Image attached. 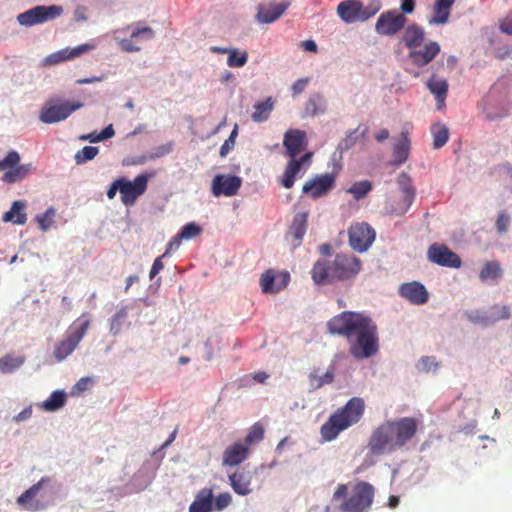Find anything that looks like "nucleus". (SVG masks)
Returning <instances> with one entry per match:
<instances>
[{"instance_id":"23","label":"nucleus","mask_w":512,"mask_h":512,"mask_svg":"<svg viewBox=\"0 0 512 512\" xmlns=\"http://www.w3.org/2000/svg\"><path fill=\"white\" fill-rule=\"evenodd\" d=\"M440 45L436 41L425 43L423 49H413L409 51L408 57L418 67L428 65L440 53Z\"/></svg>"},{"instance_id":"43","label":"nucleus","mask_w":512,"mask_h":512,"mask_svg":"<svg viewBox=\"0 0 512 512\" xmlns=\"http://www.w3.org/2000/svg\"><path fill=\"white\" fill-rule=\"evenodd\" d=\"M247 61V52L240 53L238 49L232 48L227 59V65L229 67L240 68L245 66Z\"/></svg>"},{"instance_id":"24","label":"nucleus","mask_w":512,"mask_h":512,"mask_svg":"<svg viewBox=\"0 0 512 512\" xmlns=\"http://www.w3.org/2000/svg\"><path fill=\"white\" fill-rule=\"evenodd\" d=\"M230 484L235 493L240 496H247L251 493L250 488L252 476L249 471L243 468L236 469L228 475Z\"/></svg>"},{"instance_id":"61","label":"nucleus","mask_w":512,"mask_h":512,"mask_svg":"<svg viewBox=\"0 0 512 512\" xmlns=\"http://www.w3.org/2000/svg\"><path fill=\"white\" fill-rule=\"evenodd\" d=\"M166 256L162 255V256H159V257H156V259L154 260L153 262V266H152V269H150V272H149V278L150 279H153L156 277V275L163 270L164 268V264H163V261L162 259H164Z\"/></svg>"},{"instance_id":"35","label":"nucleus","mask_w":512,"mask_h":512,"mask_svg":"<svg viewBox=\"0 0 512 512\" xmlns=\"http://www.w3.org/2000/svg\"><path fill=\"white\" fill-rule=\"evenodd\" d=\"M409 154V140L407 139V135L403 132V138L398 141L397 144L393 146L392 152V161L394 165H401L405 163L408 159Z\"/></svg>"},{"instance_id":"19","label":"nucleus","mask_w":512,"mask_h":512,"mask_svg":"<svg viewBox=\"0 0 512 512\" xmlns=\"http://www.w3.org/2000/svg\"><path fill=\"white\" fill-rule=\"evenodd\" d=\"M93 48L92 45L89 44H81L74 48H64L59 51H56L46 57H44L40 63V67H51L58 64H61L65 61L74 59L79 57L80 55L90 51Z\"/></svg>"},{"instance_id":"7","label":"nucleus","mask_w":512,"mask_h":512,"mask_svg":"<svg viewBox=\"0 0 512 512\" xmlns=\"http://www.w3.org/2000/svg\"><path fill=\"white\" fill-rule=\"evenodd\" d=\"M382 7L380 0H372L364 5L360 0H344L337 6L339 18L346 24L365 22L376 15Z\"/></svg>"},{"instance_id":"26","label":"nucleus","mask_w":512,"mask_h":512,"mask_svg":"<svg viewBox=\"0 0 512 512\" xmlns=\"http://www.w3.org/2000/svg\"><path fill=\"white\" fill-rule=\"evenodd\" d=\"M426 87L436 100L438 109H442L445 106V100L448 93V82L446 79L438 77L433 74L427 81Z\"/></svg>"},{"instance_id":"57","label":"nucleus","mask_w":512,"mask_h":512,"mask_svg":"<svg viewBox=\"0 0 512 512\" xmlns=\"http://www.w3.org/2000/svg\"><path fill=\"white\" fill-rule=\"evenodd\" d=\"M492 310L496 311L492 317L493 323L501 320V319H509L510 318V308L507 305L503 306H493Z\"/></svg>"},{"instance_id":"25","label":"nucleus","mask_w":512,"mask_h":512,"mask_svg":"<svg viewBox=\"0 0 512 512\" xmlns=\"http://www.w3.org/2000/svg\"><path fill=\"white\" fill-rule=\"evenodd\" d=\"M249 455V447L241 442H234L223 454V465L234 467L241 464Z\"/></svg>"},{"instance_id":"63","label":"nucleus","mask_w":512,"mask_h":512,"mask_svg":"<svg viewBox=\"0 0 512 512\" xmlns=\"http://www.w3.org/2000/svg\"><path fill=\"white\" fill-rule=\"evenodd\" d=\"M499 29L507 35H512V15L500 23Z\"/></svg>"},{"instance_id":"10","label":"nucleus","mask_w":512,"mask_h":512,"mask_svg":"<svg viewBox=\"0 0 512 512\" xmlns=\"http://www.w3.org/2000/svg\"><path fill=\"white\" fill-rule=\"evenodd\" d=\"M63 13L60 5H38L20 13L17 21L21 26L32 27L58 18Z\"/></svg>"},{"instance_id":"3","label":"nucleus","mask_w":512,"mask_h":512,"mask_svg":"<svg viewBox=\"0 0 512 512\" xmlns=\"http://www.w3.org/2000/svg\"><path fill=\"white\" fill-rule=\"evenodd\" d=\"M361 262L354 255L340 253L332 262L318 260L311 270L313 282L318 285L331 284L334 281L351 279L358 275Z\"/></svg>"},{"instance_id":"8","label":"nucleus","mask_w":512,"mask_h":512,"mask_svg":"<svg viewBox=\"0 0 512 512\" xmlns=\"http://www.w3.org/2000/svg\"><path fill=\"white\" fill-rule=\"evenodd\" d=\"M79 101L67 99H51L47 101L39 113V119L44 124H54L68 118L74 111L81 108Z\"/></svg>"},{"instance_id":"18","label":"nucleus","mask_w":512,"mask_h":512,"mask_svg":"<svg viewBox=\"0 0 512 512\" xmlns=\"http://www.w3.org/2000/svg\"><path fill=\"white\" fill-rule=\"evenodd\" d=\"M242 180L236 175L217 174L211 183L212 195L234 196L241 188Z\"/></svg>"},{"instance_id":"41","label":"nucleus","mask_w":512,"mask_h":512,"mask_svg":"<svg viewBox=\"0 0 512 512\" xmlns=\"http://www.w3.org/2000/svg\"><path fill=\"white\" fill-rule=\"evenodd\" d=\"M371 190L369 180H360L352 184L348 192L353 195L354 199L360 200L365 197Z\"/></svg>"},{"instance_id":"27","label":"nucleus","mask_w":512,"mask_h":512,"mask_svg":"<svg viewBox=\"0 0 512 512\" xmlns=\"http://www.w3.org/2000/svg\"><path fill=\"white\" fill-rule=\"evenodd\" d=\"M402 42L409 51L422 46L425 40V30L417 23H411L403 29Z\"/></svg>"},{"instance_id":"39","label":"nucleus","mask_w":512,"mask_h":512,"mask_svg":"<svg viewBox=\"0 0 512 512\" xmlns=\"http://www.w3.org/2000/svg\"><path fill=\"white\" fill-rule=\"evenodd\" d=\"M65 404V394L63 391H54L47 398L46 401L42 403V407L45 411L53 412L62 408Z\"/></svg>"},{"instance_id":"59","label":"nucleus","mask_w":512,"mask_h":512,"mask_svg":"<svg viewBox=\"0 0 512 512\" xmlns=\"http://www.w3.org/2000/svg\"><path fill=\"white\" fill-rule=\"evenodd\" d=\"M416 7V0H400L399 13L404 15L412 14Z\"/></svg>"},{"instance_id":"13","label":"nucleus","mask_w":512,"mask_h":512,"mask_svg":"<svg viewBox=\"0 0 512 512\" xmlns=\"http://www.w3.org/2000/svg\"><path fill=\"white\" fill-rule=\"evenodd\" d=\"M289 281L290 275L288 271L268 269L260 275L259 286L264 294H276L286 289Z\"/></svg>"},{"instance_id":"21","label":"nucleus","mask_w":512,"mask_h":512,"mask_svg":"<svg viewBox=\"0 0 512 512\" xmlns=\"http://www.w3.org/2000/svg\"><path fill=\"white\" fill-rule=\"evenodd\" d=\"M399 296L406 299L412 305H424L429 300V292L420 282L403 283L399 286Z\"/></svg>"},{"instance_id":"17","label":"nucleus","mask_w":512,"mask_h":512,"mask_svg":"<svg viewBox=\"0 0 512 512\" xmlns=\"http://www.w3.org/2000/svg\"><path fill=\"white\" fill-rule=\"evenodd\" d=\"M49 479L47 477H42L40 480L32 485L29 489L21 494V496L16 499V503H18L21 508L36 512L40 510H45L47 507V502L40 500L37 498L40 489L43 488L45 483H48Z\"/></svg>"},{"instance_id":"56","label":"nucleus","mask_w":512,"mask_h":512,"mask_svg":"<svg viewBox=\"0 0 512 512\" xmlns=\"http://www.w3.org/2000/svg\"><path fill=\"white\" fill-rule=\"evenodd\" d=\"M237 136V130H232L230 137L225 140L224 144L220 146L219 155L220 157H225L229 152H231L235 145V139Z\"/></svg>"},{"instance_id":"34","label":"nucleus","mask_w":512,"mask_h":512,"mask_svg":"<svg viewBox=\"0 0 512 512\" xmlns=\"http://www.w3.org/2000/svg\"><path fill=\"white\" fill-rule=\"evenodd\" d=\"M253 108L252 119L257 123H262L269 118L274 108V100L272 97H267L264 101L255 103Z\"/></svg>"},{"instance_id":"55","label":"nucleus","mask_w":512,"mask_h":512,"mask_svg":"<svg viewBox=\"0 0 512 512\" xmlns=\"http://www.w3.org/2000/svg\"><path fill=\"white\" fill-rule=\"evenodd\" d=\"M231 502L232 496L229 493L224 492L215 498V501H213V507H215L216 510L221 511L226 509V507L229 506Z\"/></svg>"},{"instance_id":"20","label":"nucleus","mask_w":512,"mask_h":512,"mask_svg":"<svg viewBox=\"0 0 512 512\" xmlns=\"http://www.w3.org/2000/svg\"><path fill=\"white\" fill-rule=\"evenodd\" d=\"M335 185L334 174H320L314 177L313 180L306 181L303 186V193L311 195L313 199L328 193Z\"/></svg>"},{"instance_id":"53","label":"nucleus","mask_w":512,"mask_h":512,"mask_svg":"<svg viewBox=\"0 0 512 512\" xmlns=\"http://www.w3.org/2000/svg\"><path fill=\"white\" fill-rule=\"evenodd\" d=\"M439 367L435 357L424 356L420 358L418 363V369L422 373H429L431 371H437Z\"/></svg>"},{"instance_id":"46","label":"nucleus","mask_w":512,"mask_h":512,"mask_svg":"<svg viewBox=\"0 0 512 512\" xmlns=\"http://www.w3.org/2000/svg\"><path fill=\"white\" fill-rule=\"evenodd\" d=\"M99 153V148L96 146H85L75 154V161L78 165L94 159L96 154Z\"/></svg>"},{"instance_id":"58","label":"nucleus","mask_w":512,"mask_h":512,"mask_svg":"<svg viewBox=\"0 0 512 512\" xmlns=\"http://www.w3.org/2000/svg\"><path fill=\"white\" fill-rule=\"evenodd\" d=\"M448 137V130H437L434 133V148L440 149L444 147V145L448 141Z\"/></svg>"},{"instance_id":"1","label":"nucleus","mask_w":512,"mask_h":512,"mask_svg":"<svg viewBox=\"0 0 512 512\" xmlns=\"http://www.w3.org/2000/svg\"><path fill=\"white\" fill-rule=\"evenodd\" d=\"M327 331L344 337L348 341L350 355L356 359H368L378 353L377 324L365 313L342 311L328 320Z\"/></svg>"},{"instance_id":"6","label":"nucleus","mask_w":512,"mask_h":512,"mask_svg":"<svg viewBox=\"0 0 512 512\" xmlns=\"http://www.w3.org/2000/svg\"><path fill=\"white\" fill-rule=\"evenodd\" d=\"M90 326L91 320L85 314L73 321L68 327L66 337L56 344L53 351L54 358L59 362L67 359L84 339Z\"/></svg>"},{"instance_id":"49","label":"nucleus","mask_w":512,"mask_h":512,"mask_svg":"<svg viewBox=\"0 0 512 512\" xmlns=\"http://www.w3.org/2000/svg\"><path fill=\"white\" fill-rule=\"evenodd\" d=\"M201 232L202 228L198 224L195 222H189L181 228L177 236L182 240H190L200 235Z\"/></svg>"},{"instance_id":"62","label":"nucleus","mask_w":512,"mask_h":512,"mask_svg":"<svg viewBox=\"0 0 512 512\" xmlns=\"http://www.w3.org/2000/svg\"><path fill=\"white\" fill-rule=\"evenodd\" d=\"M117 192L121 193V180H119V178L117 180L113 181V183H111L110 187L108 188V191H107L108 199H110V200L114 199Z\"/></svg>"},{"instance_id":"52","label":"nucleus","mask_w":512,"mask_h":512,"mask_svg":"<svg viewBox=\"0 0 512 512\" xmlns=\"http://www.w3.org/2000/svg\"><path fill=\"white\" fill-rule=\"evenodd\" d=\"M511 222L510 215L506 211H500L495 220V229L498 234L507 233Z\"/></svg>"},{"instance_id":"12","label":"nucleus","mask_w":512,"mask_h":512,"mask_svg":"<svg viewBox=\"0 0 512 512\" xmlns=\"http://www.w3.org/2000/svg\"><path fill=\"white\" fill-rule=\"evenodd\" d=\"M149 176L139 174L134 180H128L124 177L121 181V201L125 207H132L142 195L145 194L148 187Z\"/></svg>"},{"instance_id":"38","label":"nucleus","mask_w":512,"mask_h":512,"mask_svg":"<svg viewBox=\"0 0 512 512\" xmlns=\"http://www.w3.org/2000/svg\"><path fill=\"white\" fill-rule=\"evenodd\" d=\"M301 168L296 161H289L286 169H284L281 185L286 189H291Z\"/></svg>"},{"instance_id":"42","label":"nucleus","mask_w":512,"mask_h":512,"mask_svg":"<svg viewBox=\"0 0 512 512\" xmlns=\"http://www.w3.org/2000/svg\"><path fill=\"white\" fill-rule=\"evenodd\" d=\"M483 105L484 117L489 121H496L506 115L503 108H495L492 105L490 98L485 99Z\"/></svg>"},{"instance_id":"32","label":"nucleus","mask_w":512,"mask_h":512,"mask_svg":"<svg viewBox=\"0 0 512 512\" xmlns=\"http://www.w3.org/2000/svg\"><path fill=\"white\" fill-rule=\"evenodd\" d=\"M25 202L23 200H15L10 210L3 214L4 223H13L23 225L27 223V214L24 212Z\"/></svg>"},{"instance_id":"47","label":"nucleus","mask_w":512,"mask_h":512,"mask_svg":"<svg viewBox=\"0 0 512 512\" xmlns=\"http://www.w3.org/2000/svg\"><path fill=\"white\" fill-rule=\"evenodd\" d=\"M115 135V130H101V132H91L87 134L80 135L78 139L80 141H89L91 143L105 141L110 139Z\"/></svg>"},{"instance_id":"9","label":"nucleus","mask_w":512,"mask_h":512,"mask_svg":"<svg viewBox=\"0 0 512 512\" xmlns=\"http://www.w3.org/2000/svg\"><path fill=\"white\" fill-rule=\"evenodd\" d=\"M20 160V154L16 151L7 153L6 157L0 160V171L6 170L3 177H1V181L7 184H14L23 181L32 173V164L27 163L20 165Z\"/></svg>"},{"instance_id":"51","label":"nucleus","mask_w":512,"mask_h":512,"mask_svg":"<svg viewBox=\"0 0 512 512\" xmlns=\"http://www.w3.org/2000/svg\"><path fill=\"white\" fill-rule=\"evenodd\" d=\"M127 318V309L122 307L116 311L110 321V331L115 335L121 331L124 320Z\"/></svg>"},{"instance_id":"5","label":"nucleus","mask_w":512,"mask_h":512,"mask_svg":"<svg viewBox=\"0 0 512 512\" xmlns=\"http://www.w3.org/2000/svg\"><path fill=\"white\" fill-rule=\"evenodd\" d=\"M340 499H344L340 505L342 512H366L373 503L374 488L368 482H360L352 488L350 496H347V485L340 484L333 494V500Z\"/></svg>"},{"instance_id":"48","label":"nucleus","mask_w":512,"mask_h":512,"mask_svg":"<svg viewBox=\"0 0 512 512\" xmlns=\"http://www.w3.org/2000/svg\"><path fill=\"white\" fill-rule=\"evenodd\" d=\"M264 438V427L261 423L257 422L250 427L249 432L246 436V439H244V442H246V445L249 446L251 444H254L256 442L262 441Z\"/></svg>"},{"instance_id":"11","label":"nucleus","mask_w":512,"mask_h":512,"mask_svg":"<svg viewBox=\"0 0 512 512\" xmlns=\"http://www.w3.org/2000/svg\"><path fill=\"white\" fill-rule=\"evenodd\" d=\"M407 18L396 9L383 11L375 23V32L380 36L393 37L402 31Z\"/></svg>"},{"instance_id":"64","label":"nucleus","mask_w":512,"mask_h":512,"mask_svg":"<svg viewBox=\"0 0 512 512\" xmlns=\"http://www.w3.org/2000/svg\"><path fill=\"white\" fill-rule=\"evenodd\" d=\"M120 45H121V48L125 51V52H138L140 51V47L139 46H135L131 43V40L129 39H122L120 40Z\"/></svg>"},{"instance_id":"36","label":"nucleus","mask_w":512,"mask_h":512,"mask_svg":"<svg viewBox=\"0 0 512 512\" xmlns=\"http://www.w3.org/2000/svg\"><path fill=\"white\" fill-rule=\"evenodd\" d=\"M502 269L500 262L498 261H488L484 263L482 270L479 272V279L482 282H486L488 280H498L502 277Z\"/></svg>"},{"instance_id":"22","label":"nucleus","mask_w":512,"mask_h":512,"mask_svg":"<svg viewBox=\"0 0 512 512\" xmlns=\"http://www.w3.org/2000/svg\"><path fill=\"white\" fill-rule=\"evenodd\" d=\"M283 145L286 147V154L295 158L307 148L306 133L302 130H288L284 134Z\"/></svg>"},{"instance_id":"54","label":"nucleus","mask_w":512,"mask_h":512,"mask_svg":"<svg viewBox=\"0 0 512 512\" xmlns=\"http://www.w3.org/2000/svg\"><path fill=\"white\" fill-rule=\"evenodd\" d=\"M172 149H173V143L172 142H168V143H165V144L160 145V146H155L153 148L152 153H150L149 157H150V159L161 158V157L165 156L166 154L171 153Z\"/></svg>"},{"instance_id":"60","label":"nucleus","mask_w":512,"mask_h":512,"mask_svg":"<svg viewBox=\"0 0 512 512\" xmlns=\"http://www.w3.org/2000/svg\"><path fill=\"white\" fill-rule=\"evenodd\" d=\"M308 83V78H300L295 81L291 87L292 96L296 97L297 95L301 94L306 89Z\"/></svg>"},{"instance_id":"29","label":"nucleus","mask_w":512,"mask_h":512,"mask_svg":"<svg viewBox=\"0 0 512 512\" xmlns=\"http://www.w3.org/2000/svg\"><path fill=\"white\" fill-rule=\"evenodd\" d=\"M397 182L401 193H403V206L396 211L398 215L404 214L407 209L412 205L415 197V190L412 186V180L407 173H400L397 178Z\"/></svg>"},{"instance_id":"4","label":"nucleus","mask_w":512,"mask_h":512,"mask_svg":"<svg viewBox=\"0 0 512 512\" xmlns=\"http://www.w3.org/2000/svg\"><path fill=\"white\" fill-rule=\"evenodd\" d=\"M365 400L353 397L329 416L320 427V435L324 441H334L338 434L358 423L365 413Z\"/></svg>"},{"instance_id":"50","label":"nucleus","mask_w":512,"mask_h":512,"mask_svg":"<svg viewBox=\"0 0 512 512\" xmlns=\"http://www.w3.org/2000/svg\"><path fill=\"white\" fill-rule=\"evenodd\" d=\"M155 37V32L151 27L148 26H140L137 24V27L131 33V39H136L140 41H148Z\"/></svg>"},{"instance_id":"15","label":"nucleus","mask_w":512,"mask_h":512,"mask_svg":"<svg viewBox=\"0 0 512 512\" xmlns=\"http://www.w3.org/2000/svg\"><path fill=\"white\" fill-rule=\"evenodd\" d=\"M290 5L288 0L279 3L265 0L257 5L255 20L260 24H271L283 15Z\"/></svg>"},{"instance_id":"28","label":"nucleus","mask_w":512,"mask_h":512,"mask_svg":"<svg viewBox=\"0 0 512 512\" xmlns=\"http://www.w3.org/2000/svg\"><path fill=\"white\" fill-rule=\"evenodd\" d=\"M453 4L454 0H435L428 23L430 25H443L447 23Z\"/></svg>"},{"instance_id":"37","label":"nucleus","mask_w":512,"mask_h":512,"mask_svg":"<svg viewBox=\"0 0 512 512\" xmlns=\"http://www.w3.org/2000/svg\"><path fill=\"white\" fill-rule=\"evenodd\" d=\"M25 362L24 356H13L6 354L0 359V372L7 374L19 369Z\"/></svg>"},{"instance_id":"16","label":"nucleus","mask_w":512,"mask_h":512,"mask_svg":"<svg viewBox=\"0 0 512 512\" xmlns=\"http://www.w3.org/2000/svg\"><path fill=\"white\" fill-rule=\"evenodd\" d=\"M428 259L439 266L455 268L461 267L460 256L448 249L444 244L434 243L428 249Z\"/></svg>"},{"instance_id":"33","label":"nucleus","mask_w":512,"mask_h":512,"mask_svg":"<svg viewBox=\"0 0 512 512\" xmlns=\"http://www.w3.org/2000/svg\"><path fill=\"white\" fill-rule=\"evenodd\" d=\"M307 225V214L306 213H298L295 215L294 220L289 228L288 236L292 237L294 240L295 246L299 245L302 242L303 237L306 232Z\"/></svg>"},{"instance_id":"2","label":"nucleus","mask_w":512,"mask_h":512,"mask_svg":"<svg viewBox=\"0 0 512 512\" xmlns=\"http://www.w3.org/2000/svg\"><path fill=\"white\" fill-rule=\"evenodd\" d=\"M419 421L413 417L385 420L370 434L367 448L370 455H389L413 440Z\"/></svg>"},{"instance_id":"40","label":"nucleus","mask_w":512,"mask_h":512,"mask_svg":"<svg viewBox=\"0 0 512 512\" xmlns=\"http://www.w3.org/2000/svg\"><path fill=\"white\" fill-rule=\"evenodd\" d=\"M56 215L55 208H48L46 209L45 213L38 214L36 216V222L39 225V229L43 232L48 231L52 228L54 223V217Z\"/></svg>"},{"instance_id":"44","label":"nucleus","mask_w":512,"mask_h":512,"mask_svg":"<svg viewBox=\"0 0 512 512\" xmlns=\"http://www.w3.org/2000/svg\"><path fill=\"white\" fill-rule=\"evenodd\" d=\"M467 318L471 323L476 325H491L493 320L491 316L483 310H470L466 313Z\"/></svg>"},{"instance_id":"30","label":"nucleus","mask_w":512,"mask_h":512,"mask_svg":"<svg viewBox=\"0 0 512 512\" xmlns=\"http://www.w3.org/2000/svg\"><path fill=\"white\" fill-rule=\"evenodd\" d=\"M213 509V492L211 488H202L190 503L189 512H211Z\"/></svg>"},{"instance_id":"31","label":"nucleus","mask_w":512,"mask_h":512,"mask_svg":"<svg viewBox=\"0 0 512 512\" xmlns=\"http://www.w3.org/2000/svg\"><path fill=\"white\" fill-rule=\"evenodd\" d=\"M327 109V102L324 96L320 93H313L309 96L305 108L304 117H315L325 113Z\"/></svg>"},{"instance_id":"45","label":"nucleus","mask_w":512,"mask_h":512,"mask_svg":"<svg viewBox=\"0 0 512 512\" xmlns=\"http://www.w3.org/2000/svg\"><path fill=\"white\" fill-rule=\"evenodd\" d=\"M334 380V373L333 372H325V374L319 376L315 373H311L309 375V381H310V387L312 389H319L322 386L332 383Z\"/></svg>"},{"instance_id":"14","label":"nucleus","mask_w":512,"mask_h":512,"mask_svg":"<svg viewBox=\"0 0 512 512\" xmlns=\"http://www.w3.org/2000/svg\"><path fill=\"white\" fill-rule=\"evenodd\" d=\"M375 240V231L366 222L352 225L349 228V243L358 252L366 251Z\"/></svg>"}]
</instances>
